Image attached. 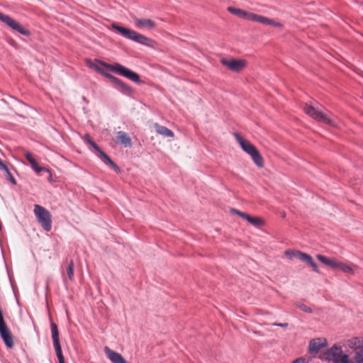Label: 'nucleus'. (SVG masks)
Listing matches in <instances>:
<instances>
[{
	"mask_svg": "<svg viewBox=\"0 0 363 363\" xmlns=\"http://www.w3.org/2000/svg\"><path fill=\"white\" fill-rule=\"evenodd\" d=\"M99 65H101L105 67L106 68H108V69L123 77L128 78V79L131 80L132 82L136 84L140 83V76L137 73L133 72L132 70L123 67V65L118 63L111 65L99 60H95V62L89 64V67L91 68L94 69L97 72L104 76V74L107 73L108 72H106L104 69L101 68L99 66Z\"/></svg>",
	"mask_w": 363,
	"mask_h": 363,
	"instance_id": "obj_1",
	"label": "nucleus"
},
{
	"mask_svg": "<svg viewBox=\"0 0 363 363\" xmlns=\"http://www.w3.org/2000/svg\"><path fill=\"white\" fill-rule=\"evenodd\" d=\"M228 11L230 13L235 15L238 17L245 19V20H247V21H252V22H257V23H260L262 24L273 26L278 27V28L283 27V24L279 22L274 21V20L269 18L267 17L260 16V15H258V14H256V13H254L252 12H248V11H246L245 10H242V9H240L238 8L230 6L228 8Z\"/></svg>",
	"mask_w": 363,
	"mask_h": 363,
	"instance_id": "obj_2",
	"label": "nucleus"
},
{
	"mask_svg": "<svg viewBox=\"0 0 363 363\" xmlns=\"http://www.w3.org/2000/svg\"><path fill=\"white\" fill-rule=\"evenodd\" d=\"M233 136L241 149L250 156L254 163L259 168L264 167V159L257 147L249 140L245 139L238 133H234Z\"/></svg>",
	"mask_w": 363,
	"mask_h": 363,
	"instance_id": "obj_3",
	"label": "nucleus"
},
{
	"mask_svg": "<svg viewBox=\"0 0 363 363\" xmlns=\"http://www.w3.org/2000/svg\"><path fill=\"white\" fill-rule=\"evenodd\" d=\"M322 359L333 363H354L350 356L343 352L342 346L336 344L322 354Z\"/></svg>",
	"mask_w": 363,
	"mask_h": 363,
	"instance_id": "obj_4",
	"label": "nucleus"
},
{
	"mask_svg": "<svg viewBox=\"0 0 363 363\" xmlns=\"http://www.w3.org/2000/svg\"><path fill=\"white\" fill-rule=\"evenodd\" d=\"M112 26L113 28L117 30L121 35L129 40L147 45L151 42L150 39L133 30H130L116 24H113Z\"/></svg>",
	"mask_w": 363,
	"mask_h": 363,
	"instance_id": "obj_5",
	"label": "nucleus"
},
{
	"mask_svg": "<svg viewBox=\"0 0 363 363\" xmlns=\"http://www.w3.org/2000/svg\"><path fill=\"white\" fill-rule=\"evenodd\" d=\"M33 211L42 228L49 232L52 228V216L50 211L38 204L34 206Z\"/></svg>",
	"mask_w": 363,
	"mask_h": 363,
	"instance_id": "obj_6",
	"label": "nucleus"
},
{
	"mask_svg": "<svg viewBox=\"0 0 363 363\" xmlns=\"http://www.w3.org/2000/svg\"><path fill=\"white\" fill-rule=\"evenodd\" d=\"M304 112L314 118L315 120L323 122L331 126H335V122L333 118H330L326 113H323L314 106L306 104L303 108Z\"/></svg>",
	"mask_w": 363,
	"mask_h": 363,
	"instance_id": "obj_7",
	"label": "nucleus"
},
{
	"mask_svg": "<svg viewBox=\"0 0 363 363\" xmlns=\"http://www.w3.org/2000/svg\"><path fill=\"white\" fill-rule=\"evenodd\" d=\"M0 21L4 23L13 30H16L23 35L28 36L30 35V31L28 29H26L24 26H23L16 20L11 18L10 16L5 15L1 12Z\"/></svg>",
	"mask_w": 363,
	"mask_h": 363,
	"instance_id": "obj_8",
	"label": "nucleus"
},
{
	"mask_svg": "<svg viewBox=\"0 0 363 363\" xmlns=\"http://www.w3.org/2000/svg\"><path fill=\"white\" fill-rule=\"evenodd\" d=\"M51 333L53 340V346L56 352V355L59 360V363H65V359L60 343L59 333L57 325L55 323H51Z\"/></svg>",
	"mask_w": 363,
	"mask_h": 363,
	"instance_id": "obj_9",
	"label": "nucleus"
},
{
	"mask_svg": "<svg viewBox=\"0 0 363 363\" xmlns=\"http://www.w3.org/2000/svg\"><path fill=\"white\" fill-rule=\"evenodd\" d=\"M220 62L223 65L228 67L230 70L239 72L242 71L247 65V62L244 60H236L234 58L225 59L223 58L220 60Z\"/></svg>",
	"mask_w": 363,
	"mask_h": 363,
	"instance_id": "obj_10",
	"label": "nucleus"
},
{
	"mask_svg": "<svg viewBox=\"0 0 363 363\" xmlns=\"http://www.w3.org/2000/svg\"><path fill=\"white\" fill-rule=\"evenodd\" d=\"M0 335L7 347L12 348L13 347V335L7 327L4 318L0 319Z\"/></svg>",
	"mask_w": 363,
	"mask_h": 363,
	"instance_id": "obj_11",
	"label": "nucleus"
},
{
	"mask_svg": "<svg viewBox=\"0 0 363 363\" xmlns=\"http://www.w3.org/2000/svg\"><path fill=\"white\" fill-rule=\"evenodd\" d=\"M232 211L234 213L242 218L243 219L246 220L247 222H249L251 225H252L255 227L259 228L265 224L264 220L260 217H253L246 213L242 212L237 209H233Z\"/></svg>",
	"mask_w": 363,
	"mask_h": 363,
	"instance_id": "obj_12",
	"label": "nucleus"
},
{
	"mask_svg": "<svg viewBox=\"0 0 363 363\" xmlns=\"http://www.w3.org/2000/svg\"><path fill=\"white\" fill-rule=\"evenodd\" d=\"M327 340L323 337L312 339L308 345V352L311 354L318 353L320 349L326 347Z\"/></svg>",
	"mask_w": 363,
	"mask_h": 363,
	"instance_id": "obj_13",
	"label": "nucleus"
},
{
	"mask_svg": "<svg viewBox=\"0 0 363 363\" xmlns=\"http://www.w3.org/2000/svg\"><path fill=\"white\" fill-rule=\"evenodd\" d=\"M317 259L323 264L331 267L333 269H340L343 264L342 262L337 260L335 258H328L322 255H318Z\"/></svg>",
	"mask_w": 363,
	"mask_h": 363,
	"instance_id": "obj_14",
	"label": "nucleus"
},
{
	"mask_svg": "<svg viewBox=\"0 0 363 363\" xmlns=\"http://www.w3.org/2000/svg\"><path fill=\"white\" fill-rule=\"evenodd\" d=\"M104 352L107 357V358L112 362V363H128L125 361V359L123 357V356L118 353L111 349H110L108 347H104Z\"/></svg>",
	"mask_w": 363,
	"mask_h": 363,
	"instance_id": "obj_15",
	"label": "nucleus"
},
{
	"mask_svg": "<svg viewBox=\"0 0 363 363\" xmlns=\"http://www.w3.org/2000/svg\"><path fill=\"white\" fill-rule=\"evenodd\" d=\"M134 24L138 28H148L152 29L155 26V23L146 18H135Z\"/></svg>",
	"mask_w": 363,
	"mask_h": 363,
	"instance_id": "obj_16",
	"label": "nucleus"
},
{
	"mask_svg": "<svg viewBox=\"0 0 363 363\" xmlns=\"http://www.w3.org/2000/svg\"><path fill=\"white\" fill-rule=\"evenodd\" d=\"M97 152L98 157L106 165L110 166L116 171H119V167L112 161V160L108 156L101 148Z\"/></svg>",
	"mask_w": 363,
	"mask_h": 363,
	"instance_id": "obj_17",
	"label": "nucleus"
},
{
	"mask_svg": "<svg viewBox=\"0 0 363 363\" xmlns=\"http://www.w3.org/2000/svg\"><path fill=\"white\" fill-rule=\"evenodd\" d=\"M154 128H155L157 133H158L164 137L174 138V133L171 130H169V128H167L164 126H162L157 123L154 124Z\"/></svg>",
	"mask_w": 363,
	"mask_h": 363,
	"instance_id": "obj_18",
	"label": "nucleus"
},
{
	"mask_svg": "<svg viewBox=\"0 0 363 363\" xmlns=\"http://www.w3.org/2000/svg\"><path fill=\"white\" fill-rule=\"evenodd\" d=\"M117 140L125 147H130L132 145L130 138L126 133L123 131L118 132Z\"/></svg>",
	"mask_w": 363,
	"mask_h": 363,
	"instance_id": "obj_19",
	"label": "nucleus"
},
{
	"mask_svg": "<svg viewBox=\"0 0 363 363\" xmlns=\"http://www.w3.org/2000/svg\"><path fill=\"white\" fill-rule=\"evenodd\" d=\"M360 337H353L347 340V346L354 351L360 350Z\"/></svg>",
	"mask_w": 363,
	"mask_h": 363,
	"instance_id": "obj_20",
	"label": "nucleus"
},
{
	"mask_svg": "<svg viewBox=\"0 0 363 363\" xmlns=\"http://www.w3.org/2000/svg\"><path fill=\"white\" fill-rule=\"evenodd\" d=\"M357 269V266L353 263L349 262L345 263L343 262L340 271H342L344 273L351 274H353L354 273V271Z\"/></svg>",
	"mask_w": 363,
	"mask_h": 363,
	"instance_id": "obj_21",
	"label": "nucleus"
},
{
	"mask_svg": "<svg viewBox=\"0 0 363 363\" xmlns=\"http://www.w3.org/2000/svg\"><path fill=\"white\" fill-rule=\"evenodd\" d=\"M32 167V169L37 173V174H39L40 172L42 171H45V172H47L48 173H50V169L46 168V167H39L38 164V162H36V160L34 159L33 160H30V161L28 162Z\"/></svg>",
	"mask_w": 363,
	"mask_h": 363,
	"instance_id": "obj_22",
	"label": "nucleus"
},
{
	"mask_svg": "<svg viewBox=\"0 0 363 363\" xmlns=\"http://www.w3.org/2000/svg\"><path fill=\"white\" fill-rule=\"evenodd\" d=\"M32 167V169L37 173V174H39L40 172L42 171H45V172H47L48 173H50V169L46 168V167H39L38 164V162H36V160L34 159L33 160H30V161L28 162Z\"/></svg>",
	"mask_w": 363,
	"mask_h": 363,
	"instance_id": "obj_23",
	"label": "nucleus"
},
{
	"mask_svg": "<svg viewBox=\"0 0 363 363\" xmlns=\"http://www.w3.org/2000/svg\"><path fill=\"white\" fill-rule=\"evenodd\" d=\"M117 89L123 94L128 95L132 94L133 91V89L123 82H121L120 84L118 85Z\"/></svg>",
	"mask_w": 363,
	"mask_h": 363,
	"instance_id": "obj_24",
	"label": "nucleus"
},
{
	"mask_svg": "<svg viewBox=\"0 0 363 363\" xmlns=\"http://www.w3.org/2000/svg\"><path fill=\"white\" fill-rule=\"evenodd\" d=\"M297 259L301 262L308 264L309 262H311L312 257L306 253L299 251V253H297Z\"/></svg>",
	"mask_w": 363,
	"mask_h": 363,
	"instance_id": "obj_25",
	"label": "nucleus"
},
{
	"mask_svg": "<svg viewBox=\"0 0 363 363\" xmlns=\"http://www.w3.org/2000/svg\"><path fill=\"white\" fill-rule=\"evenodd\" d=\"M67 274L69 280L72 281L74 279V262L71 260L67 269Z\"/></svg>",
	"mask_w": 363,
	"mask_h": 363,
	"instance_id": "obj_26",
	"label": "nucleus"
},
{
	"mask_svg": "<svg viewBox=\"0 0 363 363\" xmlns=\"http://www.w3.org/2000/svg\"><path fill=\"white\" fill-rule=\"evenodd\" d=\"M84 140L90 145L96 151H99V146L89 137L88 135H85Z\"/></svg>",
	"mask_w": 363,
	"mask_h": 363,
	"instance_id": "obj_27",
	"label": "nucleus"
},
{
	"mask_svg": "<svg viewBox=\"0 0 363 363\" xmlns=\"http://www.w3.org/2000/svg\"><path fill=\"white\" fill-rule=\"evenodd\" d=\"M104 77H106V78L109 79L111 80V82L113 84L116 85V88L118 87V85L120 84V83L122 82L120 79L114 77L113 75H112L109 72H107V73L104 74Z\"/></svg>",
	"mask_w": 363,
	"mask_h": 363,
	"instance_id": "obj_28",
	"label": "nucleus"
},
{
	"mask_svg": "<svg viewBox=\"0 0 363 363\" xmlns=\"http://www.w3.org/2000/svg\"><path fill=\"white\" fill-rule=\"evenodd\" d=\"M354 359L355 363H363V350L356 351Z\"/></svg>",
	"mask_w": 363,
	"mask_h": 363,
	"instance_id": "obj_29",
	"label": "nucleus"
},
{
	"mask_svg": "<svg viewBox=\"0 0 363 363\" xmlns=\"http://www.w3.org/2000/svg\"><path fill=\"white\" fill-rule=\"evenodd\" d=\"M1 170H4L6 174V177L7 179L13 184H16V179H14V177L12 176L11 173L10 172L9 169H8V167L6 166V168L5 169H1Z\"/></svg>",
	"mask_w": 363,
	"mask_h": 363,
	"instance_id": "obj_30",
	"label": "nucleus"
},
{
	"mask_svg": "<svg viewBox=\"0 0 363 363\" xmlns=\"http://www.w3.org/2000/svg\"><path fill=\"white\" fill-rule=\"evenodd\" d=\"M297 253H299L298 250H288L284 252L285 255L290 259L297 258Z\"/></svg>",
	"mask_w": 363,
	"mask_h": 363,
	"instance_id": "obj_31",
	"label": "nucleus"
},
{
	"mask_svg": "<svg viewBox=\"0 0 363 363\" xmlns=\"http://www.w3.org/2000/svg\"><path fill=\"white\" fill-rule=\"evenodd\" d=\"M298 308L303 312L311 313H312V310L305 304H301L298 306Z\"/></svg>",
	"mask_w": 363,
	"mask_h": 363,
	"instance_id": "obj_32",
	"label": "nucleus"
},
{
	"mask_svg": "<svg viewBox=\"0 0 363 363\" xmlns=\"http://www.w3.org/2000/svg\"><path fill=\"white\" fill-rule=\"evenodd\" d=\"M308 264L310 265L315 272H318V267L317 264L313 261V258L311 259V262H309Z\"/></svg>",
	"mask_w": 363,
	"mask_h": 363,
	"instance_id": "obj_33",
	"label": "nucleus"
},
{
	"mask_svg": "<svg viewBox=\"0 0 363 363\" xmlns=\"http://www.w3.org/2000/svg\"><path fill=\"white\" fill-rule=\"evenodd\" d=\"M24 155L28 162L30 161V160L34 159L33 154L30 152H25Z\"/></svg>",
	"mask_w": 363,
	"mask_h": 363,
	"instance_id": "obj_34",
	"label": "nucleus"
},
{
	"mask_svg": "<svg viewBox=\"0 0 363 363\" xmlns=\"http://www.w3.org/2000/svg\"><path fill=\"white\" fill-rule=\"evenodd\" d=\"M273 325H276V326L281 327V328H286L288 326V323H273Z\"/></svg>",
	"mask_w": 363,
	"mask_h": 363,
	"instance_id": "obj_35",
	"label": "nucleus"
},
{
	"mask_svg": "<svg viewBox=\"0 0 363 363\" xmlns=\"http://www.w3.org/2000/svg\"><path fill=\"white\" fill-rule=\"evenodd\" d=\"M293 363H305V359L302 357L298 358L293 362Z\"/></svg>",
	"mask_w": 363,
	"mask_h": 363,
	"instance_id": "obj_36",
	"label": "nucleus"
},
{
	"mask_svg": "<svg viewBox=\"0 0 363 363\" xmlns=\"http://www.w3.org/2000/svg\"><path fill=\"white\" fill-rule=\"evenodd\" d=\"M360 350H363V336L362 337H360Z\"/></svg>",
	"mask_w": 363,
	"mask_h": 363,
	"instance_id": "obj_37",
	"label": "nucleus"
},
{
	"mask_svg": "<svg viewBox=\"0 0 363 363\" xmlns=\"http://www.w3.org/2000/svg\"><path fill=\"white\" fill-rule=\"evenodd\" d=\"M5 168H6V165L0 160V169H5Z\"/></svg>",
	"mask_w": 363,
	"mask_h": 363,
	"instance_id": "obj_38",
	"label": "nucleus"
}]
</instances>
